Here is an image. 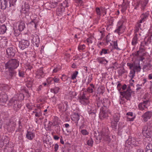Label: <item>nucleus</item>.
I'll list each match as a JSON object with an SVG mask.
<instances>
[{"label":"nucleus","mask_w":152,"mask_h":152,"mask_svg":"<svg viewBox=\"0 0 152 152\" xmlns=\"http://www.w3.org/2000/svg\"><path fill=\"white\" fill-rule=\"evenodd\" d=\"M96 11L97 15H100V9L99 8L96 7Z\"/></svg>","instance_id":"59"},{"label":"nucleus","mask_w":152,"mask_h":152,"mask_svg":"<svg viewBox=\"0 0 152 152\" xmlns=\"http://www.w3.org/2000/svg\"><path fill=\"white\" fill-rule=\"evenodd\" d=\"M113 48L114 49H116L118 50L120 49L118 47V44L117 41L113 42Z\"/></svg>","instance_id":"47"},{"label":"nucleus","mask_w":152,"mask_h":152,"mask_svg":"<svg viewBox=\"0 0 152 152\" xmlns=\"http://www.w3.org/2000/svg\"><path fill=\"white\" fill-rule=\"evenodd\" d=\"M123 3L121 5L122 9L121 11L122 12H124L127 9L128 4L126 3V1L125 0H123Z\"/></svg>","instance_id":"25"},{"label":"nucleus","mask_w":152,"mask_h":152,"mask_svg":"<svg viewBox=\"0 0 152 152\" xmlns=\"http://www.w3.org/2000/svg\"><path fill=\"white\" fill-rule=\"evenodd\" d=\"M29 44L28 41L27 40L22 39L19 42V47L22 50L27 48Z\"/></svg>","instance_id":"10"},{"label":"nucleus","mask_w":152,"mask_h":152,"mask_svg":"<svg viewBox=\"0 0 152 152\" xmlns=\"http://www.w3.org/2000/svg\"><path fill=\"white\" fill-rule=\"evenodd\" d=\"M1 88L3 90H7L8 89V87L6 85H3L1 86Z\"/></svg>","instance_id":"48"},{"label":"nucleus","mask_w":152,"mask_h":152,"mask_svg":"<svg viewBox=\"0 0 152 152\" xmlns=\"http://www.w3.org/2000/svg\"><path fill=\"white\" fill-rule=\"evenodd\" d=\"M97 105L98 107H99L102 106V102L101 101L99 100L97 101Z\"/></svg>","instance_id":"51"},{"label":"nucleus","mask_w":152,"mask_h":152,"mask_svg":"<svg viewBox=\"0 0 152 152\" xmlns=\"http://www.w3.org/2000/svg\"><path fill=\"white\" fill-rule=\"evenodd\" d=\"M138 35L137 34H135L134 37H133L132 42V45L135 46L138 42Z\"/></svg>","instance_id":"22"},{"label":"nucleus","mask_w":152,"mask_h":152,"mask_svg":"<svg viewBox=\"0 0 152 152\" xmlns=\"http://www.w3.org/2000/svg\"><path fill=\"white\" fill-rule=\"evenodd\" d=\"M53 78L50 77L48 79L47 81L48 84H51L53 83Z\"/></svg>","instance_id":"49"},{"label":"nucleus","mask_w":152,"mask_h":152,"mask_svg":"<svg viewBox=\"0 0 152 152\" xmlns=\"http://www.w3.org/2000/svg\"><path fill=\"white\" fill-rule=\"evenodd\" d=\"M85 48V46L84 45H80L78 47V49L79 50H83Z\"/></svg>","instance_id":"54"},{"label":"nucleus","mask_w":152,"mask_h":152,"mask_svg":"<svg viewBox=\"0 0 152 152\" xmlns=\"http://www.w3.org/2000/svg\"><path fill=\"white\" fill-rule=\"evenodd\" d=\"M118 122L115 121L111 120V126L113 128H115L117 126Z\"/></svg>","instance_id":"33"},{"label":"nucleus","mask_w":152,"mask_h":152,"mask_svg":"<svg viewBox=\"0 0 152 152\" xmlns=\"http://www.w3.org/2000/svg\"><path fill=\"white\" fill-rule=\"evenodd\" d=\"M16 120L15 118H12L9 120V125L15 127L16 125Z\"/></svg>","instance_id":"26"},{"label":"nucleus","mask_w":152,"mask_h":152,"mask_svg":"<svg viewBox=\"0 0 152 152\" xmlns=\"http://www.w3.org/2000/svg\"><path fill=\"white\" fill-rule=\"evenodd\" d=\"M61 78L63 81H65L67 79V77L64 75H63Z\"/></svg>","instance_id":"60"},{"label":"nucleus","mask_w":152,"mask_h":152,"mask_svg":"<svg viewBox=\"0 0 152 152\" xmlns=\"http://www.w3.org/2000/svg\"><path fill=\"white\" fill-rule=\"evenodd\" d=\"M149 15L148 11L143 13L140 16V19L139 20L140 23H142L145 21Z\"/></svg>","instance_id":"18"},{"label":"nucleus","mask_w":152,"mask_h":152,"mask_svg":"<svg viewBox=\"0 0 152 152\" xmlns=\"http://www.w3.org/2000/svg\"><path fill=\"white\" fill-rule=\"evenodd\" d=\"M92 75H90L88 76V83H90L92 80Z\"/></svg>","instance_id":"61"},{"label":"nucleus","mask_w":152,"mask_h":152,"mask_svg":"<svg viewBox=\"0 0 152 152\" xmlns=\"http://www.w3.org/2000/svg\"><path fill=\"white\" fill-rule=\"evenodd\" d=\"M88 111L89 114H92V113L95 114V112L93 110H92V108H91V107L90 106H89L88 107Z\"/></svg>","instance_id":"41"},{"label":"nucleus","mask_w":152,"mask_h":152,"mask_svg":"<svg viewBox=\"0 0 152 152\" xmlns=\"http://www.w3.org/2000/svg\"><path fill=\"white\" fill-rule=\"evenodd\" d=\"M18 75L20 77H23L24 75V72L20 70L18 71Z\"/></svg>","instance_id":"50"},{"label":"nucleus","mask_w":152,"mask_h":152,"mask_svg":"<svg viewBox=\"0 0 152 152\" xmlns=\"http://www.w3.org/2000/svg\"><path fill=\"white\" fill-rule=\"evenodd\" d=\"M32 42L34 45L35 44L36 45L37 47H38L40 42L39 36L37 35H34L32 39Z\"/></svg>","instance_id":"19"},{"label":"nucleus","mask_w":152,"mask_h":152,"mask_svg":"<svg viewBox=\"0 0 152 152\" xmlns=\"http://www.w3.org/2000/svg\"><path fill=\"white\" fill-rule=\"evenodd\" d=\"M100 134L102 137V139H103L104 140L110 142L111 140L109 137L108 135L107 134H105L103 131H102Z\"/></svg>","instance_id":"20"},{"label":"nucleus","mask_w":152,"mask_h":152,"mask_svg":"<svg viewBox=\"0 0 152 152\" xmlns=\"http://www.w3.org/2000/svg\"><path fill=\"white\" fill-rule=\"evenodd\" d=\"M120 116L119 113H115L113 115V120L116 121V122H118L120 120Z\"/></svg>","instance_id":"28"},{"label":"nucleus","mask_w":152,"mask_h":152,"mask_svg":"<svg viewBox=\"0 0 152 152\" xmlns=\"http://www.w3.org/2000/svg\"><path fill=\"white\" fill-rule=\"evenodd\" d=\"M127 65L129 67L130 69H132V68L133 70H134L137 72L141 71V68L140 65V62L138 61H135L132 63H127Z\"/></svg>","instance_id":"3"},{"label":"nucleus","mask_w":152,"mask_h":152,"mask_svg":"<svg viewBox=\"0 0 152 152\" xmlns=\"http://www.w3.org/2000/svg\"><path fill=\"white\" fill-rule=\"evenodd\" d=\"M136 72L134 70L132 69L131 70L129 73V76L131 77V80L135 76V75Z\"/></svg>","instance_id":"38"},{"label":"nucleus","mask_w":152,"mask_h":152,"mask_svg":"<svg viewBox=\"0 0 152 152\" xmlns=\"http://www.w3.org/2000/svg\"><path fill=\"white\" fill-rule=\"evenodd\" d=\"M145 49L143 46H141L139 48V51L140 53H142L145 51Z\"/></svg>","instance_id":"58"},{"label":"nucleus","mask_w":152,"mask_h":152,"mask_svg":"<svg viewBox=\"0 0 152 152\" xmlns=\"http://www.w3.org/2000/svg\"><path fill=\"white\" fill-rule=\"evenodd\" d=\"M58 107L60 111H65L67 110L68 107L67 103L66 102H65L64 104L61 103L59 104Z\"/></svg>","instance_id":"14"},{"label":"nucleus","mask_w":152,"mask_h":152,"mask_svg":"<svg viewBox=\"0 0 152 152\" xmlns=\"http://www.w3.org/2000/svg\"><path fill=\"white\" fill-rule=\"evenodd\" d=\"M152 116V112L148 111L144 113L141 116V117L142 120L146 122L151 118Z\"/></svg>","instance_id":"11"},{"label":"nucleus","mask_w":152,"mask_h":152,"mask_svg":"<svg viewBox=\"0 0 152 152\" xmlns=\"http://www.w3.org/2000/svg\"><path fill=\"white\" fill-rule=\"evenodd\" d=\"M42 113L41 110L39 109H37L35 112V115L36 117L39 118L42 115Z\"/></svg>","instance_id":"31"},{"label":"nucleus","mask_w":152,"mask_h":152,"mask_svg":"<svg viewBox=\"0 0 152 152\" xmlns=\"http://www.w3.org/2000/svg\"><path fill=\"white\" fill-rule=\"evenodd\" d=\"M94 137L96 138V139L97 140H99V141L100 140L102 139V137L101 136V134H100V135L99 134L98 132H94Z\"/></svg>","instance_id":"29"},{"label":"nucleus","mask_w":152,"mask_h":152,"mask_svg":"<svg viewBox=\"0 0 152 152\" xmlns=\"http://www.w3.org/2000/svg\"><path fill=\"white\" fill-rule=\"evenodd\" d=\"M17 0H4L3 5L1 6V9H5L6 8H9L11 6H13Z\"/></svg>","instance_id":"7"},{"label":"nucleus","mask_w":152,"mask_h":152,"mask_svg":"<svg viewBox=\"0 0 152 152\" xmlns=\"http://www.w3.org/2000/svg\"><path fill=\"white\" fill-rule=\"evenodd\" d=\"M80 132L84 136L88 135L89 134L88 132L85 129H81L80 131Z\"/></svg>","instance_id":"39"},{"label":"nucleus","mask_w":152,"mask_h":152,"mask_svg":"<svg viewBox=\"0 0 152 152\" xmlns=\"http://www.w3.org/2000/svg\"><path fill=\"white\" fill-rule=\"evenodd\" d=\"M109 53V51L108 49H106L104 48H103L102 49V50L100 51V55H102V54H105Z\"/></svg>","instance_id":"36"},{"label":"nucleus","mask_w":152,"mask_h":152,"mask_svg":"<svg viewBox=\"0 0 152 152\" xmlns=\"http://www.w3.org/2000/svg\"><path fill=\"white\" fill-rule=\"evenodd\" d=\"M87 145L90 147H92L93 146V140L92 138H90L88 140L87 142Z\"/></svg>","instance_id":"37"},{"label":"nucleus","mask_w":152,"mask_h":152,"mask_svg":"<svg viewBox=\"0 0 152 152\" xmlns=\"http://www.w3.org/2000/svg\"><path fill=\"white\" fill-rule=\"evenodd\" d=\"M110 114V113L108 111L102 110L100 112L99 117L101 119H103L108 117Z\"/></svg>","instance_id":"17"},{"label":"nucleus","mask_w":152,"mask_h":152,"mask_svg":"<svg viewBox=\"0 0 152 152\" xmlns=\"http://www.w3.org/2000/svg\"><path fill=\"white\" fill-rule=\"evenodd\" d=\"M61 67L59 65L57 66V67L55 68L53 70V72L54 73H56L61 69Z\"/></svg>","instance_id":"44"},{"label":"nucleus","mask_w":152,"mask_h":152,"mask_svg":"<svg viewBox=\"0 0 152 152\" xmlns=\"http://www.w3.org/2000/svg\"><path fill=\"white\" fill-rule=\"evenodd\" d=\"M33 84V81L31 80L28 82L26 83V86L28 88H31Z\"/></svg>","instance_id":"42"},{"label":"nucleus","mask_w":152,"mask_h":152,"mask_svg":"<svg viewBox=\"0 0 152 152\" xmlns=\"http://www.w3.org/2000/svg\"><path fill=\"white\" fill-rule=\"evenodd\" d=\"M15 50L12 48H8L6 51L7 57L9 58L13 57L15 55Z\"/></svg>","instance_id":"15"},{"label":"nucleus","mask_w":152,"mask_h":152,"mask_svg":"<svg viewBox=\"0 0 152 152\" xmlns=\"http://www.w3.org/2000/svg\"><path fill=\"white\" fill-rule=\"evenodd\" d=\"M54 145V151L55 152H57L58 149L59 145L57 143L55 144Z\"/></svg>","instance_id":"57"},{"label":"nucleus","mask_w":152,"mask_h":152,"mask_svg":"<svg viewBox=\"0 0 152 152\" xmlns=\"http://www.w3.org/2000/svg\"><path fill=\"white\" fill-rule=\"evenodd\" d=\"M126 145H133L134 146L137 145L138 142L134 138H129L126 141Z\"/></svg>","instance_id":"13"},{"label":"nucleus","mask_w":152,"mask_h":152,"mask_svg":"<svg viewBox=\"0 0 152 152\" xmlns=\"http://www.w3.org/2000/svg\"><path fill=\"white\" fill-rule=\"evenodd\" d=\"M53 83H54V84H55V83H58L59 82L60 80L59 79L56 77L53 78Z\"/></svg>","instance_id":"52"},{"label":"nucleus","mask_w":152,"mask_h":152,"mask_svg":"<svg viewBox=\"0 0 152 152\" xmlns=\"http://www.w3.org/2000/svg\"><path fill=\"white\" fill-rule=\"evenodd\" d=\"M142 133L145 137H150L152 135V124L148 123L142 127Z\"/></svg>","instance_id":"2"},{"label":"nucleus","mask_w":152,"mask_h":152,"mask_svg":"<svg viewBox=\"0 0 152 152\" xmlns=\"http://www.w3.org/2000/svg\"><path fill=\"white\" fill-rule=\"evenodd\" d=\"M140 3V1H137L136 3L135 4V6H134V9H137V8L139 7Z\"/></svg>","instance_id":"55"},{"label":"nucleus","mask_w":152,"mask_h":152,"mask_svg":"<svg viewBox=\"0 0 152 152\" xmlns=\"http://www.w3.org/2000/svg\"><path fill=\"white\" fill-rule=\"evenodd\" d=\"M148 3V1H147L146 0H145L143 2H140V4L141 5V10H144L145 7L146 6V4H147Z\"/></svg>","instance_id":"34"},{"label":"nucleus","mask_w":152,"mask_h":152,"mask_svg":"<svg viewBox=\"0 0 152 152\" xmlns=\"http://www.w3.org/2000/svg\"><path fill=\"white\" fill-rule=\"evenodd\" d=\"M117 26V28L115 30L114 32L120 35L124 32L125 27L123 24V22L121 21L118 22Z\"/></svg>","instance_id":"8"},{"label":"nucleus","mask_w":152,"mask_h":152,"mask_svg":"<svg viewBox=\"0 0 152 152\" xmlns=\"http://www.w3.org/2000/svg\"><path fill=\"white\" fill-rule=\"evenodd\" d=\"M69 95L71 97H74L76 95L75 92L71 91L69 92Z\"/></svg>","instance_id":"53"},{"label":"nucleus","mask_w":152,"mask_h":152,"mask_svg":"<svg viewBox=\"0 0 152 152\" xmlns=\"http://www.w3.org/2000/svg\"><path fill=\"white\" fill-rule=\"evenodd\" d=\"M25 27V24L24 22L21 21L19 23L18 28V30L20 31H23Z\"/></svg>","instance_id":"27"},{"label":"nucleus","mask_w":152,"mask_h":152,"mask_svg":"<svg viewBox=\"0 0 152 152\" xmlns=\"http://www.w3.org/2000/svg\"><path fill=\"white\" fill-rule=\"evenodd\" d=\"M37 75L40 76L41 77H43L44 76V73L42 71V68H40L37 71Z\"/></svg>","instance_id":"35"},{"label":"nucleus","mask_w":152,"mask_h":152,"mask_svg":"<svg viewBox=\"0 0 152 152\" xmlns=\"http://www.w3.org/2000/svg\"><path fill=\"white\" fill-rule=\"evenodd\" d=\"M79 99L80 102L83 105L87 104L89 103L88 99L86 97L84 91L83 92L82 95L80 94V96L79 97Z\"/></svg>","instance_id":"9"},{"label":"nucleus","mask_w":152,"mask_h":152,"mask_svg":"<svg viewBox=\"0 0 152 152\" xmlns=\"http://www.w3.org/2000/svg\"><path fill=\"white\" fill-rule=\"evenodd\" d=\"M34 136L35 134L34 133L31 132L27 131L26 137L28 139L31 140L34 137Z\"/></svg>","instance_id":"24"},{"label":"nucleus","mask_w":152,"mask_h":152,"mask_svg":"<svg viewBox=\"0 0 152 152\" xmlns=\"http://www.w3.org/2000/svg\"><path fill=\"white\" fill-rule=\"evenodd\" d=\"M142 69L144 71L151 70L152 69V65L149 63L146 64L143 66Z\"/></svg>","instance_id":"23"},{"label":"nucleus","mask_w":152,"mask_h":152,"mask_svg":"<svg viewBox=\"0 0 152 152\" xmlns=\"http://www.w3.org/2000/svg\"><path fill=\"white\" fill-rule=\"evenodd\" d=\"M145 150H152V144L148 143L146 146Z\"/></svg>","instance_id":"43"},{"label":"nucleus","mask_w":152,"mask_h":152,"mask_svg":"<svg viewBox=\"0 0 152 152\" xmlns=\"http://www.w3.org/2000/svg\"><path fill=\"white\" fill-rule=\"evenodd\" d=\"M143 100V101L140 103L138 105V108L141 110H143L147 109L150 104L148 99H146L144 97Z\"/></svg>","instance_id":"5"},{"label":"nucleus","mask_w":152,"mask_h":152,"mask_svg":"<svg viewBox=\"0 0 152 152\" xmlns=\"http://www.w3.org/2000/svg\"><path fill=\"white\" fill-rule=\"evenodd\" d=\"M8 106L11 107L15 110H18L21 107L20 104H18L15 98H12L8 103Z\"/></svg>","instance_id":"4"},{"label":"nucleus","mask_w":152,"mask_h":152,"mask_svg":"<svg viewBox=\"0 0 152 152\" xmlns=\"http://www.w3.org/2000/svg\"><path fill=\"white\" fill-rule=\"evenodd\" d=\"M5 151H6V150L7 149V152H12V148L11 147H6L5 148Z\"/></svg>","instance_id":"56"},{"label":"nucleus","mask_w":152,"mask_h":152,"mask_svg":"<svg viewBox=\"0 0 152 152\" xmlns=\"http://www.w3.org/2000/svg\"><path fill=\"white\" fill-rule=\"evenodd\" d=\"M130 89V87L127 88V90L123 92H120L121 95L123 96V98H125L128 100H130L132 94L133 93Z\"/></svg>","instance_id":"6"},{"label":"nucleus","mask_w":152,"mask_h":152,"mask_svg":"<svg viewBox=\"0 0 152 152\" xmlns=\"http://www.w3.org/2000/svg\"><path fill=\"white\" fill-rule=\"evenodd\" d=\"M91 87H89L87 89V91L89 93H92L93 92V88H94V86L93 84H90Z\"/></svg>","instance_id":"32"},{"label":"nucleus","mask_w":152,"mask_h":152,"mask_svg":"<svg viewBox=\"0 0 152 152\" xmlns=\"http://www.w3.org/2000/svg\"><path fill=\"white\" fill-rule=\"evenodd\" d=\"M78 74V72L77 71H75L74 72L72 75L71 77L72 79H74L75 78Z\"/></svg>","instance_id":"46"},{"label":"nucleus","mask_w":152,"mask_h":152,"mask_svg":"<svg viewBox=\"0 0 152 152\" xmlns=\"http://www.w3.org/2000/svg\"><path fill=\"white\" fill-rule=\"evenodd\" d=\"M73 118H75V120L78 121L80 119V116L77 113H75L73 115Z\"/></svg>","instance_id":"45"},{"label":"nucleus","mask_w":152,"mask_h":152,"mask_svg":"<svg viewBox=\"0 0 152 152\" xmlns=\"http://www.w3.org/2000/svg\"><path fill=\"white\" fill-rule=\"evenodd\" d=\"M31 23H33L35 25V28H36V26H37V23H36V20H31L30 22Z\"/></svg>","instance_id":"64"},{"label":"nucleus","mask_w":152,"mask_h":152,"mask_svg":"<svg viewBox=\"0 0 152 152\" xmlns=\"http://www.w3.org/2000/svg\"><path fill=\"white\" fill-rule=\"evenodd\" d=\"M59 89V88L58 87H55L54 89H51L50 91L54 93L55 94H56L58 93Z\"/></svg>","instance_id":"40"},{"label":"nucleus","mask_w":152,"mask_h":152,"mask_svg":"<svg viewBox=\"0 0 152 152\" xmlns=\"http://www.w3.org/2000/svg\"><path fill=\"white\" fill-rule=\"evenodd\" d=\"M0 28L1 31H0V34H4L7 30V28L6 26L5 25H3L0 26Z\"/></svg>","instance_id":"30"},{"label":"nucleus","mask_w":152,"mask_h":152,"mask_svg":"<svg viewBox=\"0 0 152 152\" xmlns=\"http://www.w3.org/2000/svg\"><path fill=\"white\" fill-rule=\"evenodd\" d=\"M140 28L138 27L137 26H136V27L134 28V31L135 33L136 34V33L138 32Z\"/></svg>","instance_id":"62"},{"label":"nucleus","mask_w":152,"mask_h":152,"mask_svg":"<svg viewBox=\"0 0 152 152\" xmlns=\"http://www.w3.org/2000/svg\"><path fill=\"white\" fill-rule=\"evenodd\" d=\"M19 62L16 59H11L5 64V69L9 71L8 78L13 79L16 75V72L15 70L19 66Z\"/></svg>","instance_id":"1"},{"label":"nucleus","mask_w":152,"mask_h":152,"mask_svg":"<svg viewBox=\"0 0 152 152\" xmlns=\"http://www.w3.org/2000/svg\"><path fill=\"white\" fill-rule=\"evenodd\" d=\"M0 99L1 105H3V103H5L8 99L7 95L4 92H1L0 94Z\"/></svg>","instance_id":"12"},{"label":"nucleus","mask_w":152,"mask_h":152,"mask_svg":"<svg viewBox=\"0 0 152 152\" xmlns=\"http://www.w3.org/2000/svg\"><path fill=\"white\" fill-rule=\"evenodd\" d=\"M96 60L99 63L104 65L106 64L108 62V61L104 59V57H98Z\"/></svg>","instance_id":"21"},{"label":"nucleus","mask_w":152,"mask_h":152,"mask_svg":"<svg viewBox=\"0 0 152 152\" xmlns=\"http://www.w3.org/2000/svg\"><path fill=\"white\" fill-rule=\"evenodd\" d=\"M141 86H142V85H140L139 84H137L136 85V86L137 87L136 90L137 91L140 90L141 88L140 87Z\"/></svg>","instance_id":"63"},{"label":"nucleus","mask_w":152,"mask_h":152,"mask_svg":"<svg viewBox=\"0 0 152 152\" xmlns=\"http://www.w3.org/2000/svg\"><path fill=\"white\" fill-rule=\"evenodd\" d=\"M30 8V6L28 3L25 2L22 5V12L23 13L26 14L29 12V9Z\"/></svg>","instance_id":"16"}]
</instances>
